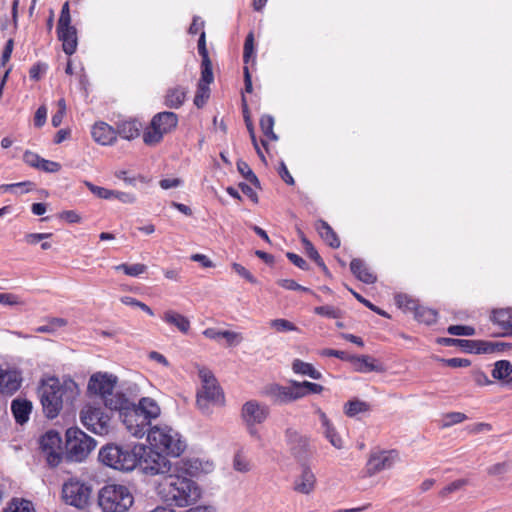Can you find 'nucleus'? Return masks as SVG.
Returning a JSON list of instances; mask_svg holds the SVG:
<instances>
[{"label":"nucleus","instance_id":"obj_49","mask_svg":"<svg viewBox=\"0 0 512 512\" xmlns=\"http://www.w3.org/2000/svg\"><path fill=\"white\" fill-rule=\"evenodd\" d=\"M210 89L207 85H202L198 83V89L196 92V95L194 97V104L201 108L206 103L207 99L209 98Z\"/></svg>","mask_w":512,"mask_h":512},{"label":"nucleus","instance_id":"obj_36","mask_svg":"<svg viewBox=\"0 0 512 512\" xmlns=\"http://www.w3.org/2000/svg\"><path fill=\"white\" fill-rule=\"evenodd\" d=\"M370 410V405L361 400H351L344 406V412L348 417H355L358 414L366 413Z\"/></svg>","mask_w":512,"mask_h":512},{"label":"nucleus","instance_id":"obj_9","mask_svg":"<svg viewBox=\"0 0 512 512\" xmlns=\"http://www.w3.org/2000/svg\"><path fill=\"white\" fill-rule=\"evenodd\" d=\"M66 445L69 457L77 462L83 461L95 448L94 439L77 427L66 431Z\"/></svg>","mask_w":512,"mask_h":512},{"label":"nucleus","instance_id":"obj_40","mask_svg":"<svg viewBox=\"0 0 512 512\" xmlns=\"http://www.w3.org/2000/svg\"><path fill=\"white\" fill-rule=\"evenodd\" d=\"M302 243L307 255L317 263V265L323 270L324 273L328 274V268L323 262L321 256L319 255L318 251L315 249L313 244L305 237L302 238Z\"/></svg>","mask_w":512,"mask_h":512},{"label":"nucleus","instance_id":"obj_57","mask_svg":"<svg viewBox=\"0 0 512 512\" xmlns=\"http://www.w3.org/2000/svg\"><path fill=\"white\" fill-rule=\"evenodd\" d=\"M222 338L226 340L228 346H236L240 344L243 340V336L241 333L228 330L223 331Z\"/></svg>","mask_w":512,"mask_h":512},{"label":"nucleus","instance_id":"obj_45","mask_svg":"<svg viewBox=\"0 0 512 512\" xmlns=\"http://www.w3.org/2000/svg\"><path fill=\"white\" fill-rule=\"evenodd\" d=\"M467 419L466 414L462 412H449L443 416L442 427L447 428L455 424L464 422Z\"/></svg>","mask_w":512,"mask_h":512},{"label":"nucleus","instance_id":"obj_44","mask_svg":"<svg viewBox=\"0 0 512 512\" xmlns=\"http://www.w3.org/2000/svg\"><path fill=\"white\" fill-rule=\"evenodd\" d=\"M237 170L238 172L251 184L255 185L256 187H259L260 183L257 178V176L254 174L248 163H246L243 160H239L237 162Z\"/></svg>","mask_w":512,"mask_h":512},{"label":"nucleus","instance_id":"obj_1","mask_svg":"<svg viewBox=\"0 0 512 512\" xmlns=\"http://www.w3.org/2000/svg\"><path fill=\"white\" fill-rule=\"evenodd\" d=\"M156 492L163 502L181 508L196 503L202 496L200 486L178 468L160 479Z\"/></svg>","mask_w":512,"mask_h":512},{"label":"nucleus","instance_id":"obj_53","mask_svg":"<svg viewBox=\"0 0 512 512\" xmlns=\"http://www.w3.org/2000/svg\"><path fill=\"white\" fill-rule=\"evenodd\" d=\"M87 187L98 198H101V199H112L113 198L114 190L96 186L91 183H87Z\"/></svg>","mask_w":512,"mask_h":512},{"label":"nucleus","instance_id":"obj_13","mask_svg":"<svg viewBox=\"0 0 512 512\" xmlns=\"http://www.w3.org/2000/svg\"><path fill=\"white\" fill-rule=\"evenodd\" d=\"M92 489L77 480H69L63 485L62 497L66 504L76 508H85L90 500Z\"/></svg>","mask_w":512,"mask_h":512},{"label":"nucleus","instance_id":"obj_38","mask_svg":"<svg viewBox=\"0 0 512 512\" xmlns=\"http://www.w3.org/2000/svg\"><path fill=\"white\" fill-rule=\"evenodd\" d=\"M395 303L398 306V308H400L406 313H414L419 304L417 300L413 299L407 294L402 293L397 294L395 296Z\"/></svg>","mask_w":512,"mask_h":512},{"label":"nucleus","instance_id":"obj_21","mask_svg":"<svg viewBox=\"0 0 512 512\" xmlns=\"http://www.w3.org/2000/svg\"><path fill=\"white\" fill-rule=\"evenodd\" d=\"M316 414L319 417L322 433L325 436V438L336 449H342L343 448V440L338 435L334 425L332 424V422L330 421V419L328 418L326 413L323 412L321 409H317Z\"/></svg>","mask_w":512,"mask_h":512},{"label":"nucleus","instance_id":"obj_31","mask_svg":"<svg viewBox=\"0 0 512 512\" xmlns=\"http://www.w3.org/2000/svg\"><path fill=\"white\" fill-rule=\"evenodd\" d=\"M491 320L509 333L512 326V309L501 308L493 310Z\"/></svg>","mask_w":512,"mask_h":512},{"label":"nucleus","instance_id":"obj_52","mask_svg":"<svg viewBox=\"0 0 512 512\" xmlns=\"http://www.w3.org/2000/svg\"><path fill=\"white\" fill-rule=\"evenodd\" d=\"M0 304L5 306L23 305L24 301L14 293H0Z\"/></svg>","mask_w":512,"mask_h":512},{"label":"nucleus","instance_id":"obj_32","mask_svg":"<svg viewBox=\"0 0 512 512\" xmlns=\"http://www.w3.org/2000/svg\"><path fill=\"white\" fill-rule=\"evenodd\" d=\"M351 361L357 372L368 373L372 371H381V368L375 364V360L370 356L353 357Z\"/></svg>","mask_w":512,"mask_h":512},{"label":"nucleus","instance_id":"obj_8","mask_svg":"<svg viewBox=\"0 0 512 512\" xmlns=\"http://www.w3.org/2000/svg\"><path fill=\"white\" fill-rule=\"evenodd\" d=\"M199 377L202 383L200 390L197 392L199 408L205 411L210 405L222 404L224 395L213 373L207 368H200Z\"/></svg>","mask_w":512,"mask_h":512},{"label":"nucleus","instance_id":"obj_51","mask_svg":"<svg viewBox=\"0 0 512 512\" xmlns=\"http://www.w3.org/2000/svg\"><path fill=\"white\" fill-rule=\"evenodd\" d=\"M58 111L52 116L51 123L54 127L61 125L63 118L66 114V102L64 98H61L57 102Z\"/></svg>","mask_w":512,"mask_h":512},{"label":"nucleus","instance_id":"obj_11","mask_svg":"<svg viewBox=\"0 0 512 512\" xmlns=\"http://www.w3.org/2000/svg\"><path fill=\"white\" fill-rule=\"evenodd\" d=\"M39 451L51 467H57L63 457L62 438L59 432L48 430L38 439Z\"/></svg>","mask_w":512,"mask_h":512},{"label":"nucleus","instance_id":"obj_33","mask_svg":"<svg viewBox=\"0 0 512 512\" xmlns=\"http://www.w3.org/2000/svg\"><path fill=\"white\" fill-rule=\"evenodd\" d=\"M292 370L296 374L306 375L315 380L322 378V374L316 370L312 364L304 362L300 359H295L293 361Z\"/></svg>","mask_w":512,"mask_h":512},{"label":"nucleus","instance_id":"obj_42","mask_svg":"<svg viewBox=\"0 0 512 512\" xmlns=\"http://www.w3.org/2000/svg\"><path fill=\"white\" fill-rule=\"evenodd\" d=\"M260 127L264 136L272 141H276L278 139L277 135L274 133V118L271 115H263L260 119Z\"/></svg>","mask_w":512,"mask_h":512},{"label":"nucleus","instance_id":"obj_41","mask_svg":"<svg viewBox=\"0 0 512 512\" xmlns=\"http://www.w3.org/2000/svg\"><path fill=\"white\" fill-rule=\"evenodd\" d=\"M3 512H35V510L30 501L13 499Z\"/></svg>","mask_w":512,"mask_h":512},{"label":"nucleus","instance_id":"obj_59","mask_svg":"<svg viewBox=\"0 0 512 512\" xmlns=\"http://www.w3.org/2000/svg\"><path fill=\"white\" fill-rule=\"evenodd\" d=\"M466 484H467V480H465V479H457V480L451 482L450 484H448L447 486H445L441 490L440 494L442 496H447L450 493H453V492H455L457 490H460Z\"/></svg>","mask_w":512,"mask_h":512},{"label":"nucleus","instance_id":"obj_29","mask_svg":"<svg viewBox=\"0 0 512 512\" xmlns=\"http://www.w3.org/2000/svg\"><path fill=\"white\" fill-rule=\"evenodd\" d=\"M104 405L110 410H116L120 412H125L131 405L129 400L122 393L111 392L110 395L105 396L102 399Z\"/></svg>","mask_w":512,"mask_h":512},{"label":"nucleus","instance_id":"obj_55","mask_svg":"<svg viewBox=\"0 0 512 512\" xmlns=\"http://www.w3.org/2000/svg\"><path fill=\"white\" fill-rule=\"evenodd\" d=\"M277 284L286 290H300L303 292L313 293L309 288L298 284L293 279H280Z\"/></svg>","mask_w":512,"mask_h":512},{"label":"nucleus","instance_id":"obj_15","mask_svg":"<svg viewBox=\"0 0 512 512\" xmlns=\"http://www.w3.org/2000/svg\"><path fill=\"white\" fill-rule=\"evenodd\" d=\"M116 384V376L98 372L90 377L88 382V392L103 399L114 391Z\"/></svg>","mask_w":512,"mask_h":512},{"label":"nucleus","instance_id":"obj_37","mask_svg":"<svg viewBox=\"0 0 512 512\" xmlns=\"http://www.w3.org/2000/svg\"><path fill=\"white\" fill-rule=\"evenodd\" d=\"M465 342L470 350L477 354H493L492 341L485 340H460Z\"/></svg>","mask_w":512,"mask_h":512},{"label":"nucleus","instance_id":"obj_54","mask_svg":"<svg viewBox=\"0 0 512 512\" xmlns=\"http://www.w3.org/2000/svg\"><path fill=\"white\" fill-rule=\"evenodd\" d=\"M350 292L353 294V296L362 304H364L367 308L372 310L373 312L377 313L380 316L390 318L389 314L385 312L384 310L380 309L379 307L372 304L369 300L363 298L360 294L350 289Z\"/></svg>","mask_w":512,"mask_h":512},{"label":"nucleus","instance_id":"obj_48","mask_svg":"<svg viewBox=\"0 0 512 512\" xmlns=\"http://www.w3.org/2000/svg\"><path fill=\"white\" fill-rule=\"evenodd\" d=\"M314 313L320 316L328 317V318H340L341 311L338 308H335L331 305L318 306L314 308Z\"/></svg>","mask_w":512,"mask_h":512},{"label":"nucleus","instance_id":"obj_50","mask_svg":"<svg viewBox=\"0 0 512 512\" xmlns=\"http://www.w3.org/2000/svg\"><path fill=\"white\" fill-rule=\"evenodd\" d=\"M447 332L450 335H455V336H473V335H475V329L471 326H466V325H451L448 327Z\"/></svg>","mask_w":512,"mask_h":512},{"label":"nucleus","instance_id":"obj_26","mask_svg":"<svg viewBox=\"0 0 512 512\" xmlns=\"http://www.w3.org/2000/svg\"><path fill=\"white\" fill-rule=\"evenodd\" d=\"M162 319L169 325L175 326L180 332L186 334L190 329V321L184 315L174 311L167 310L163 313Z\"/></svg>","mask_w":512,"mask_h":512},{"label":"nucleus","instance_id":"obj_35","mask_svg":"<svg viewBox=\"0 0 512 512\" xmlns=\"http://www.w3.org/2000/svg\"><path fill=\"white\" fill-rule=\"evenodd\" d=\"M114 269L116 271H121L125 275L130 276V277H138V276L146 273L148 270V267H147V265L142 264V263H134V264L122 263V264L114 266Z\"/></svg>","mask_w":512,"mask_h":512},{"label":"nucleus","instance_id":"obj_18","mask_svg":"<svg viewBox=\"0 0 512 512\" xmlns=\"http://www.w3.org/2000/svg\"><path fill=\"white\" fill-rule=\"evenodd\" d=\"M214 470V463L209 460L200 458H189L182 460V468L180 471L186 473L191 477H196L201 474H209Z\"/></svg>","mask_w":512,"mask_h":512},{"label":"nucleus","instance_id":"obj_63","mask_svg":"<svg viewBox=\"0 0 512 512\" xmlns=\"http://www.w3.org/2000/svg\"><path fill=\"white\" fill-rule=\"evenodd\" d=\"M509 469V465L506 462L496 463L488 467L487 473L492 476H500L505 474Z\"/></svg>","mask_w":512,"mask_h":512},{"label":"nucleus","instance_id":"obj_2","mask_svg":"<svg viewBox=\"0 0 512 512\" xmlns=\"http://www.w3.org/2000/svg\"><path fill=\"white\" fill-rule=\"evenodd\" d=\"M161 410L158 403L149 397H143L137 405L131 404L121 418L127 431L136 438H142L148 434L151 421L160 416Z\"/></svg>","mask_w":512,"mask_h":512},{"label":"nucleus","instance_id":"obj_46","mask_svg":"<svg viewBox=\"0 0 512 512\" xmlns=\"http://www.w3.org/2000/svg\"><path fill=\"white\" fill-rule=\"evenodd\" d=\"M201 69V78L199 80V84L209 86L214 79L211 60L202 61Z\"/></svg>","mask_w":512,"mask_h":512},{"label":"nucleus","instance_id":"obj_12","mask_svg":"<svg viewBox=\"0 0 512 512\" xmlns=\"http://www.w3.org/2000/svg\"><path fill=\"white\" fill-rule=\"evenodd\" d=\"M399 461L396 450H382L369 455L364 468L365 477H373L382 471L389 470Z\"/></svg>","mask_w":512,"mask_h":512},{"label":"nucleus","instance_id":"obj_22","mask_svg":"<svg viewBox=\"0 0 512 512\" xmlns=\"http://www.w3.org/2000/svg\"><path fill=\"white\" fill-rule=\"evenodd\" d=\"M59 40L62 41L63 50L66 54L72 55L77 48V33L75 27L67 25L61 28L57 26Z\"/></svg>","mask_w":512,"mask_h":512},{"label":"nucleus","instance_id":"obj_23","mask_svg":"<svg viewBox=\"0 0 512 512\" xmlns=\"http://www.w3.org/2000/svg\"><path fill=\"white\" fill-rule=\"evenodd\" d=\"M350 269L357 279L366 284H373L377 280L376 275L361 259H353L350 263Z\"/></svg>","mask_w":512,"mask_h":512},{"label":"nucleus","instance_id":"obj_3","mask_svg":"<svg viewBox=\"0 0 512 512\" xmlns=\"http://www.w3.org/2000/svg\"><path fill=\"white\" fill-rule=\"evenodd\" d=\"M76 384L73 381L61 383L57 378H48L39 389L43 411L48 418H55L62 409L63 402L73 397Z\"/></svg>","mask_w":512,"mask_h":512},{"label":"nucleus","instance_id":"obj_24","mask_svg":"<svg viewBox=\"0 0 512 512\" xmlns=\"http://www.w3.org/2000/svg\"><path fill=\"white\" fill-rule=\"evenodd\" d=\"M265 393L276 404L292 402L290 386L272 384L266 388Z\"/></svg>","mask_w":512,"mask_h":512},{"label":"nucleus","instance_id":"obj_19","mask_svg":"<svg viewBox=\"0 0 512 512\" xmlns=\"http://www.w3.org/2000/svg\"><path fill=\"white\" fill-rule=\"evenodd\" d=\"M22 378L18 371L7 370L0 365V392L6 395L14 394L21 386Z\"/></svg>","mask_w":512,"mask_h":512},{"label":"nucleus","instance_id":"obj_30","mask_svg":"<svg viewBox=\"0 0 512 512\" xmlns=\"http://www.w3.org/2000/svg\"><path fill=\"white\" fill-rule=\"evenodd\" d=\"M140 123L136 120L123 121L118 125L117 134L123 139L132 140L140 134Z\"/></svg>","mask_w":512,"mask_h":512},{"label":"nucleus","instance_id":"obj_47","mask_svg":"<svg viewBox=\"0 0 512 512\" xmlns=\"http://www.w3.org/2000/svg\"><path fill=\"white\" fill-rule=\"evenodd\" d=\"M271 328L277 332L296 331L297 327L286 319H274L269 322Z\"/></svg>","mask_w":512,"mask_h":512},{"label":"nucleus","instance_id":"obj_16","mask_svg":"<svg viewBox=\"0 0 512 512\" xmlns=\"http://www.w3.org/2000/svg\"><path fill=\"white\" fill-rule=\"evenodd\" d=\"M269 413L267 405L256 400H249L242 406L241 418L246 425H259L265 422Z\"/></svg>","mask_w":512,"mask_h":512},{"label":"nucleus","instance_id":"obj_14","mask_svg":"<svg viewBox=\"0 0 512 512\" xmlns=\"http://www.w3.org/2000/svg\"><path fill=\"white\" fill-rule=\"evenodd\" d=\"M138 466L150 475L166 474L171 470V462L167 459V455L152 449L150 445L149 448L145 446Z\"/></svg>","mask_w":512,"mask_h":512},{"label":"nucleus","instance_id":"obj_56","mask_svg":"<svg viewBox=\"0 0 512 512\" xmlns=\"http://www.w3.org/2000/svg\"><path fill=\"white\" fill-rule=\"evenodd\" d=\"M254 53V36L252 33H249L245 39L244 43V51H243V60L245 63L250 61V58Z\"/></svg>","mask_w":512,"mask_h":512},{"label":"nucleus","instance_id":"obj_58","mask_svg":"<svg viewBox=\"0 0 512 512\" xmlns=\"http://www.w3.org/2000/svg\"><path fill=\"white\" fill-rule=\"evenodd\" d=\"M291 397L292 401H296L306 396L305 388L303 386V382L292 381L291 382Z\"/></svg>","mask_w":512,"mask_h":512},{"label":"nucleus","instance_id":"obj_43","mask_svg":"<svg viewBox=\"0 0 512 512\" xmlns=\"http://www.w3.org/2000/svg\"><path fill=\"white\" fill-rule=\"evenodd\" d=\"M233 468L234 470L241 473H247L251 470L250 462L242 450H239L235 453L233 458Z\"/></svg>","mask_w":512,"mask_h":512},{"label":"nucleus","instance_id":"obj_62","mask_svg":"<svg viewBox=\"0 0 512 512\" xmlns=\"http://www.w3.org/2000/svg\"><path fill=\"white\" fill-rule=\"evenodd\" d=\"M51 236L52 233H29L25 235L24 239L27 244L35 245L44 239L50 238Z\"/></svg>","mask_w":512,"mask_h":512},{"label":"nucleus","instance_id":"obj_17","mask_svg":"<svg viewBox=\"0 0 512 512\" xmlns=\"http://www.w3.org/2000/svg\"><path fill=\"white\" fill-rule=\"evenodd\" d=\"M316 482V476L312 469L303 465L300 468L299 474L294 478L293 489L297 493L309 495L315 490Z\"/></svg>","mask_w":512,"mask_h":512},{"label":"nucleus","instance_id":"obj_6","mask_svg":"<svg viewBox=\"0 0 512 512\" xmlns=\"http://www.w3.org/2000/svg\"><path fill=\"white\" fill-rule=\"evenodd\" d=\"M147 441L152 449L171 457H179L186 449L182 436L168 425L151 427Z\"/></svg>","mask_w":512,"mask_h":512},{"label":"nucleus","instance_id":"obj_4","mask_svg":"<svg viewBox=\"0 0 512 512\" xmlns=\"http://www.w3.org/2000/svg\"><path fill=\"white\" fill-rule=\"evenodd\" d=\"M145 445L135 444L131 449L116 444H108L101 448L99 460L106 466L119 471H132L144 453Z\"/></svg>","mask_w":512,"mask_h":512},{"label":"nucleus","instance_id":"obj_39","mask_svg":"<svg viewBox=\"0 0 512 512\" xmlns=\"http://www.w3.org/2000/svg\"><path fill=\"white\" fill-rule=\"evenodd\" d=\"M512 373V364L507 360H500L494 364L492 377L497 380L506 379Z\"/></svg>","mask_w":512,"mask_h":512},{"label":"nucleus","instance_id":"obj_34","mask_svg":"<svg viewBox=\"0 0 512 512\" xmlns=\"http://www.w3.org/2000/svg\"><path fill=\"white\" fill-rule=\"evenodd\" d=\"M414 318L421 323L431 325L436 322L437 320V312L431 308L419 305L417 306V309L413 313Z\"/></svg>","mask_w":512,"mask_h":512},{"label":"nucleus","instance_id":"obj_10","mask_svg":"<svg viewBox=\"0 0 512 512\" xmlns=\"http://www.w3.org/2000/svg\"><path fill=\"white\" fill-rule=\"evenodd\" d=\"M83 426L96 435H107L110 432V417L100 407L86 404L80 411Z\"/></svg>","mask_w":512,"mask_h":512},{"label":"nucleus","instance_id":"obj_20","mask_svg":"<svg viewBox=\"0 0 512 512\" xmlns=\"http://www.w3.org/2000/svg\"><path fill=\"white\" fill-rule=\"evenodd\" d=\"M92 138L100 145H112L117 139L116 130L105 122H96L91 130Z\"/></svg>","mask_w":512,"mask_h":512},{"label":"nucleus","instance_id":"obj_64","mask_svg":"<svg viewBox=\"0 0 512 512\" xmlns=\"http://www.w3.org/2000/svg\"><path fill=\"white\" fill-rule=\"evenodd\" d=\"M67 25H71V16H70V11H69V3L65 2L64 5L62 6V10H61L59 21H58V26H61V28H62Z\"/></svg>","mask_w":512,"mask_h":512},{"label":"nucleus","instance_id":"obj_25","mask_svg":"<svg viewBox=\"0 0 512 512\" xmlns=\"http://www.w3.org/2000/svg\"><path fill=\"white\" fill-rule=\"evenodd\" d=\"M11 410L17 423L24 424L28 421L32 411V404L25 399H15L12 402Z\"/></svg>","mask_w":512,"mask_h":512},{"label":"nucleus","instance_id":"obj_28","mask_svg":"<svg viewBox=\"0 0 512 512\" xmlns=\"http://www.w3.org/2000/svg\"><path fill=\"white\" fill-rule=\"evenodd\" d=\"M315 228L318 231L320 237L332 248H338L340 246V239L334 232L332 227L324 220H318L315 224Z\"/></svg>","mask_w":512,"mask_h":512},{"label":"nucleus","instance_id":"obj_61","mask_svg":"<svg viewBox=\"0 0 512 512\" xmlns=\"http://www.w3.org/2000/svg\"><path fill=\"white\" fill-rule=\"evenodd\" d=\"M37 169H40L44 172L56 173L61 169V165L58 162L42 158Z\"/></svg>","mask_w":512,"mask_h":512},{"label":"nucleus","instance_id":"obj_7","mask_svg":"<svg viewBox=\"0 0 512 512\" xmlns=\"http://www.w3.org/2000/svg\"><path fill=\"white\" fill-rule=\"evenodd\" d=\"M177 125L178 116L174 112L157 113L143 132V142L146 145L154 146L162 141L164 135L174 131Z\"/></svg>","mask_w":512,"mask_h":512},{"label":"nucleus","instance_id":"obj_27","mask_svg":"<svg viewBox=\"0 0 512 512\" xmlns=\"http://www.w3.org/2000/svg\"><path fill=\"white\" fill-rule=\"evenodd\" d=\"M187 89L181 86L169 88L164 98V104L169 108L177 109L183 105Z\"/></svg>","mask_w":512,"mask_h":512},{"label":"nucleus","instance_id":"obj_60","mask_svg":"<svg viewBox=\"0 0 512 512\" xmlns=\"http://www.w3.org/2000/svg\"><path fill=\"white\" fill-rule=\"evenodd\" d=\"M232 269L241 277L246 279L248 282L252 284L257 283V279L241 264L239 263H233Z\"/></svg>","mask_w":512,"mask_h":512},{"label":"nucleus","instance_id":"obj_5","mask_svg":"<svg viewBox=\"0 0 512 512\" xmlns=\"http://www.w3.org/2000/svg\"><path fill=\"white\" fill-rule=\"evenodd\" d=\"M97 504L102 512H128L134 504V495L124 484L108 483L99 489Z\"/></svg>","mask_w":512,"mask_h":512}]
</instances>
